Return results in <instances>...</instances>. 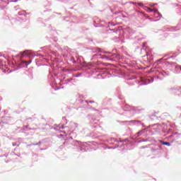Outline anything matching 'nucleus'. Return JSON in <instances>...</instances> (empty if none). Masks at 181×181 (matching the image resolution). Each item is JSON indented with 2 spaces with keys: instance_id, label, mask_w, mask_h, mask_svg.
Instances as JSON below:
<instances>
[{
  "instance_id": "20e7f679",
  "label": "nucleus",
  "mask_w": 181,
  "mask_h": 181,
  "mask_svg": "<svg viewBox=\"0 0 181 181\" xmlns=\"http://www.w3.org/2000/svg\"><path fill=\"white\" fill-rule=\"evenodd\" d=\"M154 12H156V13H159V12H158V9H154Z\"/></svg>"
},
{
  "instance_id": "423d86ee",
  "label": "nucleus",
  "mask_w": 181,
  "mask_h": 181,
  "mask_svg": "<svg viewBox=\"0 0 181 181\" xmlns=\"http://www.w3.org/2000/svg\"><path fill=\"white\" fill-rule=\"evenodd\" d=\"M148 11H150V12H152V9H151V8H148Z\"/></svg>"
},
{
  "instance_id": "0eeeda50",
  "label": "nucleus",
  "mask_w": 181,
  "mask_h": 181,
  "mask_svg": "<svg viewBox=\"0 0 181 181\" xmlns=\"http://www.w3.org/2000/svg\"><path fill=\"white\" fill-rule=\"evenodd\" d=\"M24 53H26V51H25L24 52H23V54H24Z\"/></svg>"
},
{
  "instance_id": "39448f33",
  "label": "nucleus",
  "mask_w": 181,
  "mask_h": 181,
  "mask_svg": "<svg viewBox=\"0 0 181 181\" xmlns=\"http://www.w3.org/2000/svg\"><path fill=\"white\" fill-rule=\"evenodd\" d=\"M141 134H142V132H138V136H139V135H141Z\"/></svg>"
},
{
  "instance_id": "f257e3e1",
  "label": "nucleus",
  "mask_w": 181,
  "mask_h": 181,
  "mask_svg": "<svg viewBox=\"0 0 181 181\" xmlns=\"http://www.w3.org/2000/svg\"><path fill=\"white\" fill-rule=\"evenodd\" d=\"M160 144H162V145H166L167 146H170V143H169V142H165L163 141H160Z\"/></svg>"
},
{
  "instance_id": "f03ea898",
  "label": "nucleus",
  "mask_w": 181,
  "mask_h": 181,
  "mask_svg": "<svg viewBox=\"0 0 181 181\" xmlns=\"http://www.w3.org/2000/svg\"><path fill=\"white\" fill-rule=\"evenodd\" d=\"M138 5H139V6H142L144 4H143L142 3H138Z\"/></svg>"
},
{
  "instance_id": "6e6552de",
  "label": "nucleus",
  "mask_w": 181,
  "mask_h": 181,
  "mask_svg": "<svg viewBox=\"0 0 181 181\" xmlns=\"http://www.w3.org/2000/svg\"><path fill=\"white\" fill-rule=\"evenodd\" d=\"M143 45L145 46V43H144Z\"/></svg>"
},
{
  "instance_id": "7ed1b4c3",
  "label": "nucleus",
  "mask_w": 181,
  "mask_h": 181,
  "mask_svg": "<svg viewBox=\"0 0 181 181\" xmlns=\"http://www.w3.org/2000/svg\"><path fill=\"white\" fill-rule=\"evenodd\" d=\"M30 63H32V61H29L28 64H30ZM28 62H25V64H28Z\"/></svg>"
}]
</instances>
